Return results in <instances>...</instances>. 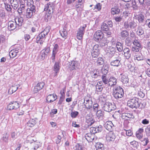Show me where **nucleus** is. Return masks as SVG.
Listing matches in <instances>:
<instances>
[{
    "mask_svg": "<svg viewBox=\"0 0 150 150\" xmlns=\"http://www.w3.org/2000/svg\"><path fill=\"white\" fill-rule=\"evenodd\" d=\"M137 34L139 36H140L144 34V30L141 28H139L137 32Z\"/></svg>",
    "mask_w": 150,
    "mask_h": 150,
    "instance_id": "41",
    "label": "nucleus"
},
{
    "mask_svg": "<svg viewBox=\"0 0 150 150\" xmlns=\"http://www.w3.org/2000/svg\"><path fill=\"white\" fill-rule=\"evenodd\" d=\"M31 138L33 137H31ZM32 140L34 141V142H30L32 144L30 150H36L39 147L40 143L38 142H35V141L34 139H31Z\"/></svg>",
    "mask_w": 150,
    "mask_h": 150,
    "instance_id": "19",
    "label": "nucleus"
},
{
    "mask_svg": "<svg viewBox=\"0 0 150 150\" xmlns=\"http://www.w3.org/2000/svg\"><path fill=\"white\" fill-rule=\"evenodd\" d=\"M125 43L126 45L127 46H131L132 44L131 38L129 37L126 38L125 40Z\"/></svg>",
    "mask_w": 150,
    "mask_h": 150,
    "instance_id": "37",
    "label": "nucleus"
},
{
    "mask_svg": "<svg viewBox=\"0 0 150 150\" xmlns=\"http://www.w3.org/2000/svg\"><path fill=\"white\" fill-rule=\"evenodd\" d=\"M117 83V80L116 78L114 77L111 76L108 79V85L111 87L116 85Z\"/></svg>",
    "mask_w": 150,
    "mask_h": 150,
    "instance_id": "13",
    "label": "nucleus"
},
{
    "mask_svg": "<svg viewBox=\"0 0 150 150\" xmlns=\"http://www.w3.org/2000/svg\"><path fill=\"white\" fill-rule=\"evenodd\" d=\"M9 55L11 58H13L15 57L17 55L15 53L14 51L13 50L10 52Z\"/></svg>",
    "mask_w": 150,
    "mask_h": 150,
    "instance_id": "48",
    "label": "nucleus"
},
{
    "mask_svg": "<svg viewBox=\"0 0 150 150\" xmlns=\"http://www.w3.org/2000/svg\"><path fill=\"white\" fill-rule=\"evenodd\" d=\"M101 6L102 5L100 3H98L95 6L94 10L96 9L98 11H99L101 8Z\"/></svg>",
    "mask_w": 150,
    "mask_h": 150,
    "instance_id": "57",
    "label": "nucleus"
},
{
    "mask_svg": "<svg viewBox=\"0 0 150 150\" xmlns=\"http://www.w3.org/2000/svg\"><path fill=\"white\" fill-rule=\"evenodd\" d=\"M9 135L8 134L6 133L5 134H4L2 139L4 142L7 143L9 139Z\"/></svg>",
    "mask_w": 150,
    "mask_h": 150,
    "instance_id": "38",
    "label": "nucleus"
},
{
    "mask_svg": "<svg viewBox=\"0 0 150 150\" xmlns=\"http://www.w3.org/2000/svg\"><path fill=\"white\" fill-rule=\"evenodd\" d=\"M27 4L28 6L29 7L32 5H34L33 1V0H27Z\"/></svg>",
    "mask_w": 150,
    "mask_h": 150,
    "instance_id": "63",
    "label": "nucleus"
},
{
    "mask_svg": "<svg viewBox=\"0 0 150 150\" xmlns=\"http://www.w3.org/2000/svg\"><path fill=\"white\" fill-rule=\"evenodd\" d=\"M78 114L79 112L77 111L72 112L71 113V116L72 118H75Z\"/></svg>",
    "mask_w": 150,
    "mask_h": 150,
    "instance_id": "54",
    "label": "nucleus"
},
{
    "mask_svg": "<svg viewBox=\"0 0 150 150\" xmlns=\"http://www.w3.org/2000/svg\"><path fill=\"white\" fill-rule=\"evenodd\" d=\"M100 54V52L92 51L91 54L93 57H97Z\"/></svg>",
    "mask_w": 150,
    "mask_h": 150,
    "instance_id": "50",
    "label": "nucleus"
},
{
    "mask_svg": "<svg viewBox=\"0 0 150 150\" xmlns=\"http://www.w3.org/2000/svg\"><path fill=\"white\" fill-rule=\"evenodd\" d=\"M140 47H136L135 46H133L132 48V50L133 52H138L139 51L140 49Z\"/></svg>",
    "mask_w": 150,
    "mask_h": 150,
    "instance_id": "59",
    "label": "nucleus"
},
{
    "mask_svg": "<svg viewBox=\"0 0 150 150\" xmlns=\"http://www.w3.org/2000/svg\"><path fill=\"white\" fill-rule=\"evenodd\" d=\"M33 13L32 12L30 11V10H29V9H27L26 10V16L28 18H30L33 15H34Z\"/></svg>",
    "mask_w": 150,
    "mask_h": 150,
    "instance_id": "40",
    "label": "nucleus"
},
{
    "mask_svg": "<svg viewBox=\"0 0 150 150\" xmlns=\"http://www.w3.org/2000/svg\"><path fill=\"white\" fill-rule=\"evenodd\" d=\"M56 95L54 94H50L46 97V100L47 103H51L56 99L55 98Z\"/></svg>",
    "mask_w": 150,
    "mask_h": 150,
    "instance_id": "20",
    "label": "nucleus"
},
{
    "mask_svg": "<svg viewBox=\"0 0 150 150\" xmlns=\"http://www.w3.org/2000/svg\"><path fill=\"white\" fill-rule=\"evenodd\" d=\"M25 6L24 4H22L20 5V7L18 10V11L19 14H21L22 13L23 11L25 9Z\"/></svg>",
    "mask_w": 150,
    "mask_h": 150,
    "instance_id": "46",
    "label": "nucleus"
},
{
    "mask_svg": "<svg viewBox=\"0 0 150 150\" xmlns=\"http://www.w3.org/2000/svg\"><path fill=\"white\" fill-rule=\"evenodd\" d=\"M86 27V25H85L83 27H80L79 28V30L78 31L77 33L83 35L85 32V29Z\"/></svg>",
    "mask_w": 150,
    "mask_h": 150,
    "instance_id": "35",
    "label": "nucleus"
},
{
    "mask_svg": "<svg viewBox=\"0 0 150 150\" xmlns=\"http://www.w3.org/2000/svg\"><path fill=\"white\" fill-rule=\"evenodd\" d=\"M101 29L103 31H107L109 30L110 27L105 23H103L101 26Z\"/></svg>",
    "mask_w": 150,
    "mask_h": 150,
    "instance_id": "34",
    "label": "nucleus"
},
{
    "mask_svg": "<svg viewBox=\"0 0 150 150\" xmlns=\"http://www.w3.org/2000/svg\"><path fill=\"white\" fill-rule=\"evenodd\" d=\"M18 86L15 84L11 87L8 91V93L11 94L15 92L18 89Z\"/></svg>",
    "mask_w": 150,
    "mask_h": 150,
    "instance_id": "24",
    "label": "nucleus"
},
{
    "mask_svg": "<svg viewBox=\"0 0 150 150\" xmlns=\"http://www.w3.org/2000/svg\"><path fill=\"white\" fill-rule=\"evenodd\" d=\"M95 128L96 133L101 132L102 129V126L101 125H99L95 127Z\"/></svg>",
    "mask_w": 150,
    "mask_h": 150,
    "instance_id": "56",
    "label": "nucleus"
},
{
    "mask_svg": "<svg viewBox=\"0 0 150 150\" xmlns=\"http://www.w3.org/2000/svg\"><path fill=\"white\" fill-rule=\"evenodd\" d=\"M78 62L76 61H72L69 65V70L72 71L75 70L78 65Z\"/></svg>",
    "mask_w": 150,
    "mask_h": 150,
    "instance_id": "15",
    "label": "nucleus"
},
{
    "mask_svg": "<svg viewBox=\"0 0 150 150\" xmlns=\"http://www.w3.org/2000/svg\"><path fill=\"white\" fill-rule=\"evenodd\" d=\"M96 114V115L98 119L102 120L103 119V112L101 110H97Z\"/></svg>",
    "mask_w": 150,
    "mask_h": 150,
    "instance_id": "29",
    "label": "nucleus"
},
{
    "mask_svg": "<svg viewBox=\"0 0 150 150\" xmlns=\"http://www.w3.org/2000/svg\"><path fill=\"white\" fill-rule=\"evenodd\" d=\"M36 124L35 120L33 119H30L28 122L27 123L26 125L28 126L32 127Z\"/></svg>",
    "mask_w": 150,
    "mask_h": 150,
    "instance_id": "31",
    "label": "nucleus"
},
{
    "mask_svg": "<svg viewBox=\"0 0 150 150\" xmlns=\"http://www.w3.org/2000/svg\"><path fill=\"white\" fill-rule=\"evenodd\" d=\"M59 33L62 37L65 38L67 35V32L66 28H64L59 31Z\"/></svg>",
    "mask_w": 150,
    "mask_h": 150,
    "instance_id": "28",
    "label": "nucleus"
},
{
    "mask_svg": "<svg viewBox=\"0 0 150 150\" xmlns=\"http://www.w3.org/2000/svg\"><path fill=\"white\" fill-rule=\"evenodd\" d=\"M105 128L110 132L113 130L114 127V125L111 121L106 122L104 125Z\"/></svg>",
    "mask_w": 150,
    "mask_h": 150,
    "instance_id": "10",
    "label": "nucleus"
},
{
    "mask_svg": "<svg viewBox=\"0 0 150 150\" xmlns=\"http://www.w3.org/2000/svg\"><path fill=\"white\" fill-rule=\"evenodd\" d=\"M120 10L119 7L115 6L111 9V13L114 15L118 14L120 12Z\"/></svg>",
    "mask_w": 150,
    "mask_h": 150,
    "instance_id": "25",
    "label": "nucleus"
},
{
    "mask_svg": "<svg viewBox=\"0 0 150 150\" xmlns=\"http://www.w3.org/2000/svg\"><path fill=\"white\" fill-rule=\"evenodd\" d=\"M83 103L85 108L87 110H90L92 108L93 106V101L92 98L88 96L85 97Z\"/></svg>",
    "mask_w": 150,
    "mask_h": 150,
    "instance_id": "4",
    "label": "nucleus"
},
{
    "mask_svg": "<svg viewBox=\"0 0 150 150\" xmlns=\"http://www.w3.org/2000/svg\"><path fill=\"white\" fill-rule=\"evenodd\" d=\"M96 150H103L104 149L103 144L100 142L96 144Z\"/></svg>",
    "mask_w": 150,
    "mask_h": 150,
    "instance_id": "36",
    "label": "nucleus"
},
{
    "mask_svg": "<svg viewBox=\"0 0 150 150\" xmlns=\"http://www.w3.org/2000/svg\"><path fill=\"white\" fill-rule=\"evenodd\" d=\"M121 58L120 56L117 55L115 57L114 59L111 62L110 64L113 66L118 67L121 64Z\"/></svg>",
    "mask_w": 150,
    "mask_h": 150,
    "instance_id": "7",
    "label": "nucleus"
},
{
    "mask_svg": "<svg viewBox=\"0 0 150 150\" xmlns=\"http://www.w3.org/2000/svg\"><path fill=\"white\" fill-rule=\"evenodd\" d=\"M120 38L124 40L128 37H127L129 35V33L127 30H122L120 33Z\"/></svg>",
    "mask_w": 150,
    "mask_h": 150,
    "instance_id": "22",
    "label": "nucleus"
},
{
    "mask_svg": "<svg viewBox=\"0 0 150 150\" xmlns=\"http://www.w3.org/2000/svg\"><path fill=\"white\" fill-rule=\"evenodd\" d=\"M11 6L14 10L16 9L18 7L19 4L17 0H13L11 1Z\"/></svg>",
    "mask_w": 150,
    "mask_h": 150,
    "instance_id": "26",
    "label": "nucleus"
},
{
    "mask_svg": "<svg viewBox=\"0 0 150 150\" xmlns=\"http://www.w3.org/2000/svg\"><path fill=\"white\" fill-rule=\"evenodd\" d=\"M30 8H28V9H29V10H30V11L32 12L34 14H35V12L36 11L35 10V6L34 5H32L31 6H30Z\"/></svg>",
    "mask_w": 150,
    "mask_h": 150,
    "instance_id": "51",
    "label": "nucleus"
},
{
    "mask_svg": "<svg viewBox=\"0 0 150 150\" xmlns=\"http://www.w3.org/2000/svg\"><path fill=\"white\" fill-rule=\"evenodd\" d=\"M138 100L139 99L138 98L134 97L128 101L127 105L129 107L132 108H137L139 106Z\"/></svg>",
    "mask_w": 150,
    "mask_h": 150,
    "instance_id": "3",
    "label": "nucleus"
},
{
    "mask_svg": "<svg viewBox=\"0 0 150 150\" xmlns=\"http://www.w3.org/2000/svg\"><path fill=\"white\" fill-rule=\"evenodd\" d=\"M102 81L105 84H108V79L106 76V75H103L102 77Z\"/></svg>",
    "mask_w": 150,
    "mask_h": 150,
    "instance_id": "45",
    "label": "nucleus"
},
{
    "mask_svg": "<svg viewBox=\"0 0 150 150\" xmlns=\"http://www.w3.org/2000/svg\"><path fill=\"white\" fill-rule=\"evenodd\" d=\"M109 51L110 52L112 53V55H113L116 50L115 47H110L109 48Z\"/></svg>",
    "mask_w": 150,
    "mask_h": 150,
    "instance_id": "53",
    "label": "nucleus"
},
{
    "mask_svg": "<svg viewBox=\"0 0 150 150\" xmlns=\"http://www.w3.org/2000/svg\"><path fill=\"white\" fill-rule=\"evenodd\" d=\"M96 87L97 93L98 94H100L103 89L102 86H99L98 85H96Z\"/></svg>",
    "mask_w": 150,
    "mask_h": 150,
    "instance_id": "44",
    "label": "nucleus"
},
{
    "mask_svg": "<svg viewBox=\"0 0 150 150\" xmlns=\"http://www.w3.org/2000/svg\"><path fill=\"white\" fill-rule=\"evenodd\" d=\"M64 95H62L61 96L58 102V104L59 105L62 104L63 101L64 100Z\"/></svg>",
    "mask_w": 150,
    "mask_h": 150,
    "instance_id": "62",
    "label": "nucleus"
},
{
    "mask_svg": "<svg viewBox=\"0 0 150 150\" xmlns=\"http://www.w3.org/2000/svg\"><path fill=\"white\" fill-rule=\"evenodd\" d=\"M15 22L16 23V25L18 27V29L20 28L22 26L23 22V20L22 17H16L14 19Z\"/></svg>",
    "mask_w": 150,
    "mask_h": 150,
    "instance_id": "12",
    "label": "nucleus"
},
{
    "mask_svg": "<svg viewBox=\"0 0 150 150\" xmlns=\"http://www.w3.org/2000/svg\"><path fill=\"white\" fill-rule=\"evenodd\" d=\"M108 65H103L101 69V72L103 74V75H106L108 72Z\"/></svg>",
    "mask_w": 150,
    "mask_h": 150,
    "instance_id": "30",
    "label": "nucleus"
},
{
    "mask_svg": "<svg viewBox=\"0 0 150 150\" xmlns=\"http://www.w3.org/2000/svg\"><path fill=\"white\" fill-rule=\"evenodd\" d=\"M102 108L105 111L110 112L115 110L116 108V106L113 103L108 102L104 103Z\"/></svg>",
    "mask_w": 150,
    "mask_h": 150,
    "instance_id": "2",
    "label": "nucleus"
},
{
    "mask_svg": "<svg viewBox=\"0 0 150 150\" xmlns=\"http://www.w3.org/2000/svg\"><path fill=\"white\" fill-rule=\"evenodd\" d=\"M133 43L134 45L136 47H137L140 48L142 46L139 40L135 39L133 42Z\"/></svg>",
    "mask_w": 150,
    "mask_h": 150,
    "instance_id": "43",
    "label": "nucleus"
},
{
    "mask_svg": "<svg viewBox=\"0 0 150 150\" xmlns=\"http://www.w3.org/2000/svg\"><path fill=\"white\" fill-rule=\"evenodd\" d=\"M122 117L123 119H127V118H130L129 116L128 113H122Z\"/></svg>",
    "mask_w": 150,
    "mask_h": 150,
    "instance_id": "60",
    "label": "nucleus"
},
{
    "mask_svg": "<svg viewBox=\"0 0 150 150\" xmlns=\"http://www.w3.org/2000/svg\"><path fill=\"white\" fill-rule=\"evenodd\" d=\"M99 105L97 103H95L93 105V110L96 112L98 110V108L99 107Z\"/></svg>",
    "mask_w": 150,
    "mask_h": 150,
    "instance_id": "61",
    "label": "nucleus"
},
{
    "mask_svg": "<svg viewBox=\"0 0 150 150\" xmlns=\"http://www.w3.org/2000/svg\"><path fill=\"white\" fill-rule=\"evenodd\" d=\"M129 27L130 29H134L137 26V25L134 21H132L129 23Z\"/></svg>",
    "mask_w": 150,
    "mask_h": 150,
    "instance_id": "39",
    "label": "nucleus"
},
{
    "mask_svg": "<svg viewBox=\"0 0 150 150\" xmlns=\"http://www.w3.org/2000/svg\"><path fill=\"white\" fill-rule=\"evenodd\" d=\"M50 52V48L49 47L45 48L41 51L39 56L41 57V59H44L45 57L47 56V54Z\"/></svg>",
    "mask_w": 150,
    "mask_h": 150,
    "instance_id": "9",
    "label": "nucleus"
},
{
    "mask_svg": "<svg viewBox=\"0 0 150 150\" xmlns=\"http://www.w3.org/2000/svg\"><path fill=\"white\" fill-rule=\"evenodd\" d=\"M76 8V10L78 11H81L82 10L83 8V6H82L81 4H76L75 6Z\"/></svg>",
    "mask_w": 150,
    "mask_h": 150,
    "instance_id": "49",
    "label": "nucleus"
},
{
    "mask_svg": "<svg viewBox=\"0 0 150 150\" xmlns=\"http://www.w3.org/2000/svg\"><path fill=\"white\" fill-rule=\"evenodd\" d=\"M123 51L124 55L126 58L127 59H129L131 56L129 49L128 48L126 47L124 48Z\"/></svg>",
    "mask_w": 150,
    "mask_h": 150,
    "instance_id": "21",
    "label": "nucleus"
},
{
    "mask_svg": "<svg viewBox=\"0 0 150 150\" xmlns=\"http://www.w3.org/2000/svg\"><path fill=\"white\" fill-rule=\"evenodd\" d=\"M8 27H10L9 29L10 30H13L16 28L18 29L15 21H9L8 23Z\"/></svg>",
    "mask_w": 150,
    "mask_h": 150,
    "instance_id": "16",
    "label": "nucleus"
},
{
    "mask_svg": "<svg viewBox=\"0 0 150 150\" xmlns=\"http://www.w3.org/2000/svg\"><path fill=\"white\" fill-rule=\"evenodd\" d=\"M103 34L100 30H97L96 32L93 35V39L95 41L99 42L103 37Z\"/></svg>",
    "mask_w": 150,
    "mask_h": 150,
    "instance_id": "5",
    "label": "nucleus"
},
{
    "mask_svg": "<svg viewBox=\"0 0 150 150\" xmlns=\"http://www.w3.org/2000/svg\"><path fill=\"white\" fill-rule=\"evenodd\" d=\"M5 7L6 10L9 12H11L12 8L11 6L8 4L4 3Z\"/></svg>",
    "mask_w": 150,
    "mask_h": 150,
    "instance_id": "47",
    "label": "nucleus"
},
{
    "mask_svg": "<svg viewBox=\"0 0 150 150\" xmlns=\"http://www.w3.org/2000/svg\"><path fill=\"white\" fill-rule=\"evenodd\" d=\"M137 19L139 23H142L144 21V16L142 14H140L137 16Z\"/></svg>",
    "mask_w": 150,
    "mask_h": 150,
    "instance_id": "33",
    "label": "nucleus"
},
{
    "mask_svg": "<svg viewBox=\"0 0 150 150\" xmlns=\"http://www.w3.org/2000/svg\"><path fill=\"white\" fill-rule=\"evenodd\" d=\"M97 63L99 65H100L104 64V61L103 59L102 58L99 57L98 58Z\"/></svg>",
    "mask_w": 150,
    "mask_h": 150,
    "instance_id": "42",
    "label": "nucleus"
},
{
    "mask_svg": "<svg viewBox=\"0 0 150 150\" xmlns=\"http://www.w3.org/2000/svg\"><path fill=\"white\" fill-rule=\"evenodd\" d=\"M19 107V104L16 101L11 102L7 105V109L8 110H16Z\"/></svg>",
    "mask_w": 150,
    "mask_h": 150,
    "instance_id": "6",
    "label": "nucleus"
},
{
    "mask_svg": "<svg viewBox=\"0 0 150 150\" xmlns=\"http://www.w3.org/2000/svg\"><path fill=\"white\" fill-rule=\"evenodd\" d=\"M99 50V45H98L96 44L93 47V50L92 51L100 52Z\"/></svg>",
    "mask_w": 150,
    "mask_h": 150,
    "instance_id": "52",
    "label": "nucleus"
},
{
    "mask_svg": "<svg viewBox=\"0 0 150 150\" xmlns=\"http://www.w3.org/2000/svg\"><path fill=\"white\" fill-rule=\"evenodd\" d=\"M145 24L150 28V19L149 18L146 20L145 22Z\"/></svg>",
    "mask_w": 150,
    "mask_h": 150,
    "instance_id": "64",
    "label": "nucleus"
},
{
    "mask_svg": "<svg viewBox=\"0 0 150 150\" xmlns=\"http://www.w3.org/2000/svg\"><path fill=\"white\" fill-rule=\"evenodd\" d=\"M94 134L91 133H88L86 134L85 137L86 140L89 142H92L94 140Z\"/></svg>",
    "mask_w": 150,
    "mask_h": 150,
    "instance_id": "18",
    "label": "nucleus"
},
{
    "mask_svg": "<svg viewBox=\"0 0 150 150\" xmlns=\"http://www.w3.org/2000/svg\"><path fill=\"white\" fill-rule=\"evenodd\" d=\"M115 138V136L112 132H110L106 135V139L108 142L113 141Z\"/></svg>",
    "mask_w": 150,
    "mask_h": 150,
    "instance_id": "11",
    "label": "nucleus"
},
{
    "mask_svg": "<svg viewBox=\"0 0 150 150\" xmlns=\"http://www.w3.org/2000/svg\"><path fill=\"white\" fill-rule=\"evenodd\" d=\"M54 8L53 4L49 3L45 6L44 11H48L49 14L50 15L53 13L54 10Z\"/></svg>",
    "mask_w": 150,
    "mask_h": 150,
    "instance_id": "8",
    "label": "nucleus"
},
{
    "mask_svg": "<svg viewBox=\"0 0 150 150\" xmlns=\"http://www.w3.org/2000/svg\"><path fill=\"white\" fill-rule=\"evenodd\" d=\"M123 89L120 86L115 87L113 89V95L115 98L117 100L121 98L124 96Z\"/></svg>",
    "mask_w": 150,
    "mask_h": 150,
    "instance_id": "1",
    "label": "nucleus"
},
{
    "mask_svg": "<svg viewBox=\"0 0 150 150\" xmlns=\"http://www.w3.org/2000/svg\"><path fill=\"white\" fill-rule=\"evenodd\" d=\"M56 54V44L54 45V47L52 53L51 57V59L52 62L55 61V55Z\"/></svg>",
    "mask_w": 150,
    "mask_h": 150,
    "instance_id": "27",
    "label": "nucleus"
},
{
    "mask_svg": "<svg viewBox=\"0 0 150 150\" xmlns=\"http://www.w3.org/2000/svg\"><path fill=\"white\" fill-rule=\"evenodd\" d=\"M121 81L122 83L127 85V83L129 82V79L128 78L127 74H121Z\"/></svg>",
    "mask_w": 150,
    "mask_h": 150,
    "instance_id": "17",
    "label": "nucleus"
},
{
    "mask_svg": "<svg viewBox=\"0 0 150 150\" xmlns=\"http://www.w3.org/2000/svg\"><path fill=\"white\" fill-rule=\"evenodd\" d=\"M116 47L117 50L119 52H122L123 50L122 44L120 42H117L116 44Z\"/></svg>",
    "mask_w": 150,
    "mask_h": 150,
    "instance_id": "32",
    "label": "nucleus"
},
{
    "mask_svg": "<svg viewBox=\"0 0 150 150\" xmlns=\"http://www.w3.org/2000/svg\"><path fill=\"white\" fill-rule=\"evenodd\" d=\"M107 45V42L105 40H101L100 42L99 43L100 46L101 47H103Z\"/></svg>",
    "mask_w": 150,
    "mask_h": 150,
    "instance_id": "55",
    "label": "nucleus"
},
{
    "mask_svg": "<svg viewBox=\"0 0 150 150\" xmlns=\"http://www.w3.org/2000/svg\"><path fill=\"white\" fill-rule=\"evenodd\" d=\"M45 85L43 82H41L38 83L34 89V92L35 93H37L39 91L42 89Z\"/></svg>",
    "mask_w": 150,
    "mask_h": 150,
    "instance_id": "14",
    "label": "nucleus"
},
{
    "mask_svg": "<svg viewBox=\"0 0 150 150\" xmlns=\"http://www.w3.org/2000/svg\"><path fill=\"white\" fill-rule=\"evenodd\" d=\"M49 30L47 28H46L41 33L38 35L42 40L45 38V36L47 35L49 32Z\"/></svg>",
    "mask_w": 150,
    "mask_h": 150,
    "instance_id": "23",
    "label": "nucleus"
},
{
    "mask_svg": "<svg viewBox=\"0 0 150 150\" xmlns=\"http://www.w3.org/2000/svg\"><path fill=\"white\" fill-rule=\"evenodd\" d=\"M75 147V150H82L83 148L82 146L79 144H77Z\"/></svg>",
    "mask_w": 150,
    "mask_h": 150,
    "instance_id": "58",
    "label": "nucleus"
}]
</instances>
